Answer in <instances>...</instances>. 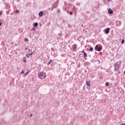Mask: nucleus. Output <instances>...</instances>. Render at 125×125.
Instances as JSON below:
<instances>
[{"mask_svg":"<svg viewBox=\"0 0 125 125\" xmlns=\"http://www.w3.org/2000/svg\"><path fill=\"white\" fill-rule=\"evenodd\" d=\"M121 65H122V62L119 61L116 62L114 64V70L116 72H118V71H120V68L121 67Z\"/></svg>","mask_w":125,"mask_h":125,"instance_id":"obj_1","label":"nucleus"},{"mask_svg":"<svg viewBox=\"0 0 125 125\" xmlns=\"http://www.w3.org/2000/svg\"><path fill=\"white\" fill-rule=\"evenodd\" d=\"M38 77L40 80H44L46 78V73L43 71H42L38 74Z\"/></svg>","mask_w":125,"mask_h":125,"instance_id":"obj_2","label":"nucleus"},{"mask_svg":"<svg viewBox=\"0 0 125 125\" xmlns=\"http://www.w3.org/2000/svg\"><path fill=\"white\" fill-rule=\"evenodd\" d=\"M101 49H102V48H101V47H98V46L97 45H96L95 46V50L96 51H101Z\"/></svg>","mask_w":125,"mask_h":125,"instance_id":"obj_3","label":"nucleus"},{"mask_svg":"<svg viewBox=\"0 0 125 125\" xmlns=\"http://www.w3.org/2000/svg\"><path fill=\"white\" fill-rule=\"evenodd\" d=\"M116 24H117V26H118L119 27H120V26L122 25V22L119 21H116Z\"/></svg>","mask_w":125,"mask_h":125,"instance_id":"obj_4","label":"nucleus"},{"mask_svg":"<svg viewBox=\"0 0 125 125\" xmlns=\"http://www.w3.org/2000/svg\"><path fill=\"white\" fill-rule=\"evenodd\" d=\"M110 30H111V29L110 28H107L106 29H105L104 30V32H105L106 34H109V33H110Z\"/></svg>","mask_w":125,"mask_h":125,"instance_id":"obj_5","label":"nucleus"},{"mask_svg":"<svg viewBox=\"0 0 125 125\" xmlns=\"http://www.w3.org/2000/svg\"><path fill=\"white\" fill-rule=\"evenodd\" d=\"M73 49H77L78 48V45L74 44L72 45Z\"/></svg>","mask_w":125,"mask_h":125,"instance_id":"obj_6","label":"nucleus"},{"mask_svg":"<svg viewBox=\"0 0 125 125\" xmlns=\"http://www.w3.org/2000/svg\"><path fill=\"white\" fill-rule=\"evenodd\" d=\"M43 15V11H40L39 13V16L42 17Z\"/></svg>","mask_w":125,"mask_h":125,"instance_id":"obj_7","label":"nucleus"},{"mask_svg":"<svg viewBox=\"0 0 125 125\" xmlns=\"http://www.w3.org/2000/svg\"><path fill=\"white\" fill-rule=\"evenodd\" d=\"M108 13H109V14H113V10H111V9H108Z\"/></svg>","mask_w":125,"mask_h":125,"instance_id":"obj_8","label":"nucleus"},{"mask_svg":"<svg viewBox=\"0 0 125 125\" xmlns=\"http://www.w3.org/2000/svg\"><path fill=\"white\" fill-rule=\"evenodd\" d=\"M29 73H30V70L27 71L25 73H24V76H28V75H29Z\"/></svg>","mask_w":125,"mask_h":125,"instance_id":"obj_9","label":"nucleus"},{"mask_svg":"<svg viewBox=\"0 0 125 125\" xmlns=\"http://www.w3.org/2000/svg\"><path fill=\"white\" fill-rule=\"evenodd\" d=\"M84 57H87V54L85 52H83Z\"/></svg>","mask_w":125,"mask_h":125,"instance_id":"obj_10","label":"nucleus"},{"mask_svg":"<svg viewBox=\"0 0 125 125\" xmlns=\"http://www.w3.org/2000/svg\"><path fill=\"white\" fill-rule=\"evenodd\" d=\"M86 85H88V86H90V82H87Z\"/></svg>","mask_w":125,"mask_h":125,"instance_id":"obj_11","label":"nucleus"},{"mask_svg":"<svg viewBox=\"0 0 125 125\" xmlns=\"http://www.w3.org/2000/svg\"><path fill=\"white\" fill-rule=\"evenodd\" d=\"M38 25H39V23H38V22H35L34 23V27H38Z\"/></svg>","mask_w":125,"mask_h":125,"instance_id":"obj_12","label":"nucleus"},{"mask_svg":"<svg viewBox=\"0 0 125 125\" xmlns=\"http://www.w3.org/2000/svg\"><path fill=\"white\" fill-rule=\"evenodd\" d=\"M105 84V85H106V86H109V83L108 82H106Z\"/></svg>","mask_w":125,"mask_h":125,"instance_id":"obj_13","label":"nucleus"},{"mask_svg":"<svg viewBox=\"0 0 125 125\" xmlns=\"http://www.w3.org/2000/svg\"><path fill=\"white\" fill-rule=\"evenodd\" d=\"M31 30H32V31H33L34 32L35 31H36V28L33 27V28H32L31 29Z\"/></svg>","mask_w":125,"mask_h":125,"instance_id":"obj_14","label":"nucleus"},{"mask_svg":"<svg viewBox=\"0 0 125 125\" xmlns=\"http://www.w3.org/2000/svg\"><path fill=\"white\" fill-rule=\"evenodd\" d=\"M24 42H29V40L28 39V38H25L24 39Z\"/></svg>","mask_w":125,"mask_h":125,"instance_id":"obj_15","label":"nucleus"},{"mask_svg":"<svg viewBox=\"0 0 125 125\" xmlns=\"http://www.w3.org/2000/svg\"><path fill=\"white\" fill-rule=\"evenodd\" d=\"M121 42H122V44L125 43V40L122 39Z\"/></svg>","mask_w":125,"mask_h":125,"instance_id":"obj_16","label":"nucleus"},{"mask_svg":"<svg viewBox=\"0 0 125 125\" xmlns=\"http://www.w3.org/2000/svg\"><path fill=\"white\" fill-rule=\"evenodd\" d=\"M90 51H93V48H92V47H91L90 48Z\"/></svg>","mask_w":125,"mask_h":125,"instance_id":"obj_17","label":"nucleus"},{"mask_svg":"<svg viewBox=\"0 0 125 125\" xmlns=\"http://www.w3.org/2000/svg\"><path fill=\"white\" fill-rule=\"evenodd\" d=\"M25 73V71L24 70H22V71L21 72V74L22 75V74H24Z\"/></svg>","mask_w":125,"mask_h":125,"instance_id":"obj_18","label":"nucleus"},{"mask_svg":"<svg viewBox=\"0 0 125 125\" xmlns=\"http://www.w3.org/2000/svg\"><path fill=\"white\" fill-rule=\"evenodd\" d=\"M15 12L16 13H18L19 12V10L16 9Z\"/></svg>","mask_w":125,"mask_h":125,"instance_id":"obj_19","label":"nucleus"},{"mask_svg":"<svg viewBox=\"0 0 125 125\" xmlns=\"http://www.w3.org/2000/svg\"><path fill=\"white\" fill-rule=\"evenodd\" d=\"M51 62H52V60H50V61L48 62V64H50V63H51Z\"/></svg>","mask_w":125,"mask_h":125,"instance_id":"obj_20","label":"nucleus"},{"mask_svg":"<svg viewBox=\"0 0 125 125\" xmlns=\"http://www.w3.org/2000/svg\"><path fill=\"white\" fill-rule=\"evenodd\" d=\"M29 56H30L29 54L28 55L27 54H26V57H27V58H29Z\"/></svg>","mask_w":125,"mask_h":125,"instance_id":"obj_21","label":"nucleus"},{"mask_svg":"<svg viewBox=\"0 0 125 125\" xmlns=\"http://www.w3.org/2000/svg\"><path fill=\"white\" fill-rule=\"evenodd\" d=\"M57 12H58V13L60 12V10L59 9H57Z\"/></svg>","mask_w":125,"mask_h":125,"instance_id":"obj_22","label":"nucleus"},{"mask_svg":"<svg viewBox=\"0 0 125 125\" xmlns=\"http://www.w3.org/2000/svg\"><path fill=\"white\" fill-rule=\"evenodd\" d=\"M28 52H32V50H30V49H29Z\"/></svg>","mask_w":125,"mask_h":125,"instance_id":"obj_23","label":"nucleus"},{"mask_svg":"<svg viewBox=\"0 0 125 125\" xmlns=\"http://www.w3.org/2000/svg\"><path fill=\"white\" fill-rule=\"evenodd\" d=\"M28 54L32 56V55H33V52H31V53H29Z\"/></svg>","mask_w":125,"mask_h":125,"instance_id":"obj_24","label":"nucleus"},{"mask_svg":"<svg viewBox=\"0 0 125 125\" xmlns=\"http://www.w3.org/2000/svg\"><path fill=\"white\" fill-rule=\"evenodd\" d=\"M73 10H76V7L75 6L73 7Z\"/></svg>","mask_w":125,"mask_h":125,"instance_id":"obj_25","label":"nucleus"},{"mask_svg":"<svg viewBox=\"0 0 125 125\" xmlns=\"http://www.w3.org/2000/svg\"><path fill=\"white\" fill-rule=\"evenodd\" d=\"M72 14H73V12H70V15H72Z\"/></svg>","mask_w":125,"mask_h":125,"instance_id":"obj_26","label":"nucleus"},{"mask_svg":"<svg viewBox=\"0 0 125 125\" xmlns=\"http://www.w3.org/2000/svg\"><path fill=\"white\" fill-rule=\"evenodd\" d=\"M23 61H24V62L25 63H26V60H23Z\"/></svg>","mask_w":125,"mask_h":125,"instance_id":"obj_27","label":"nucleus"},{"mask_svg":"<svg viewBox=\"0 0 125 125\" xmlns=\"http://www.w3.org/2000/svg\"><path fill=\"white\" fill-rule=\"evenodd\" d=\"M30 117H33V114H30Z\"/></svg>","mask_w":125,"mask_h":125,"instance_id":"obj_28","label":"nucleus"},{"mask_svg":"<svg viewBox=\"0 0 125 125\" xmlns=\"http://www.w3.org/2000/svg\"><path fill=\"white\" fill-rule=\"evenodd\" d=\"M25 50H28V48H25Z\"/></svg>","mask_w":125,"mask_h":125,"instance_id":"obj_29","label":"nucleus"},{"mask_svg":"<svg viewBox=\"0 0 125 125\" xmlns=\"http://www.w3.org/2000/svg\"><path fill=\"white\" fill-rule=\"evenodd\" d=\"M25 59H26V57H24L23 58V60H25Z\"/></svg>","mask_w":125,"mask_h":125,"instance_id":"obj_30","label":"nucleus"},{"mask_svg":"<svg viewBox=\"0 0 125 125\" xmlns=\"http://www.w3.org/2000/svg\"><path fill=\"white\" fill-rule=\"evenodd\" d=\"M1 26V22H0V27Z\"/></svg>","mask_w":125,"mask_h":125,"instance_id":"obj_31","label":"nucleus"},{"mask_svg":"<svg viewBox=\"0 0 125 125\" xmlns=\"http://www.w3.org/2000/svg\"><path fill=\"white\" fill-rule=\"evenodd\" d=\"M82 27H83V24L81 25Z\"/></svg>","mask_w":125,"mask_h":125,"instance_id":"obj_32","label":"nucleus"},{"mask_svg":"<svg viewBox=\"0 0 125 125\" xmlns=\"http://www.w3.org/2000/svg\"><path fill=\"white\" fill-rule=\"evenodd\" d=\"M2 13L1 12H0V15H1Z\"/></svg>","mask_w":125,"mask_h":125,"instance_id":"obj_33","label":"nucleus"},{"mask_svg":"<svg viewBox=\"0 0 125 125\" xmlns=\"http://www.w3.org/2000/svg\"><path fill=\"white\" fill-rule=\"evenodd\" d=\"M121 125H125V124H122Z\"/></svg>","mask_w":125,"mask_h":125,"instance_id":"obj_34","label":"nucleus"},{"mask_svg":"<svg viewBox=\"0 0 125 125\" xmlns=\"http://www.w3.org/2000/svg\"><path fill=\"white\" fill-rule=\"evenodd\" d=\"M110 0H108V1H110Z\"/></svg>","mask_w":125,"mask_h":125,"instance_id":"obj_35","label":"nucleus"},{"mask_svg":"<svg viewBox=\"0 0 125 125\" xmlns=\"http://www.w3.org/2000/svg\"><path fill=\"white\" fill-rule=\"evenodd\" d=\"M68 13H69V12H67Z\"/></svg>","mask_w":125,"mask_h":125,"instance_id":"obj_36","label":"nucleus"}]
</instances>
